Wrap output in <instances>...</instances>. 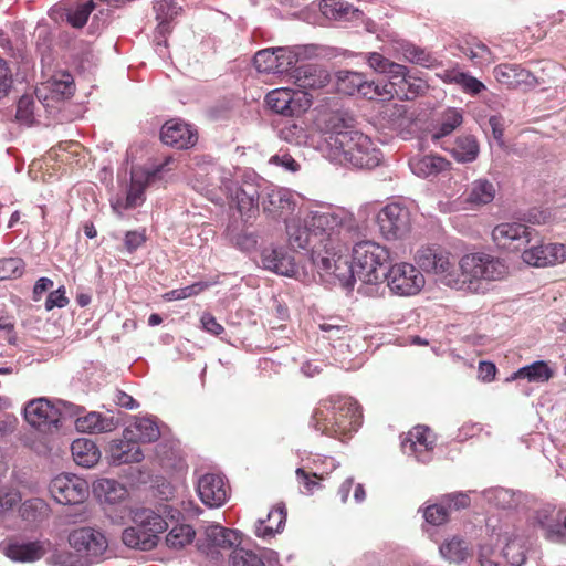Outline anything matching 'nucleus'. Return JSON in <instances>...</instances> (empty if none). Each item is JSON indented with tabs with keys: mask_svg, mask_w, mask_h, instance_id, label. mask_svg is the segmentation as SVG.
<instances>
[{
	"mask_svg": "<svg viewBox=\"0 0 566 566\" xmlns=\"http://www.w3.org/2000/svg\"><path fill=\"white\" fill-rule=\"evenodd\" d=\"M354 123L355 119L343 112H331L318 119L328 156L357 168H375L381 160V151L370 137L353 129Z\"/></svg>",
	"mask_w": 566,
	"mask_h": 566,
	"instance_id": "f257e3e1",
	"label": "nucleus"
},
{
	"mask_svg": "<svg viewBox=\"0 0 566 566\" xmlns=\"http://www.w3.org/2000/svg\"><path fill=\"white\" fill-rule=\"evenodd\" d=\"M459 275H448L446 285L470 293H484L488 283L506 276L509 266L503 259L485 252L467 253L459 260Z\"/></svg>",
	"mask_w": 566,
	"mask_h": 566,
	"instance_id": "f03ea898",
	"label": "nucleus"
},
{
	"mask_svg": "<svg viewBox=\"0 0 566 566\" xmlns=\"http://www.w3.org/2000/svg\"><path fill=\"white\" fill-rule=\"evenodd\" d=\"M307 226L318 247L326 251L338 243L342 231L350 232L354 229V218L346 211H311L306 214Z\"/></svg>",
	"mask_w": 566,
	"mask_h": 566,
	"instance_id": "7ed1b4c3",
	"label": "nucleus"
},
{
	"mask_svg": "<svg viewBox=\"0 0 566 566\" xmlns=\"http://www.w3.org/2000/svg\"><path fill=\"white\" fill-rule=\"evenodd\" d=\"M136 525L124 530L123 543L130 548L150 551L158 544V535L167 530L168 524L151 510H142L135 514Z\"/></svg>",
	"mask_w": 566,
	"mask_h": 566,
	"instance_id": "20e7f679",
	"label": "nucleus"
},
{
	"mask_svg": "<svg viewBox=\"0 0 566 566\" xmlns=\"http://www.w3.org/2000/svg\"><path fill=\"white\" fill-rule=\"evenodd\" d=\"M389 251L374 241H361L353 248V262L357 277L367 284H377L381 281L379 270L389 261Z\"/></svg>",
	"mask_w": 566,
	"mask_h": 566,
	"instance_id": "39448f33",
	"label": "nucleus"
},
{
	"mask_svg": "<svg viewBox=\"0 0 566 566\" xmlns=\"http://www.w3.org/2000/svg\"><path fill=\"white\" fill-rule=\"evenodd\" d=\"M390 291L400 296L416 295L424 286V277L415 265L401 262L381 273Z\"/></svg>",
	"mask_w": 566,
	"mask_h": 566,
	"instance_id": "423d86ee",
	"label": "nucleus"
},
{
	"mask_svg": "<svg viewBox=\"0 0 566 566\" xmlns=\"http://www.w3.org/2000/svg\"><path fill=\"white\" fill-rule=\"evenodd\" d=\"M49 490L53 499L63 505H82L90 494L86 480L71 473L56 475Z\"/></svg>",
	"mask_w": 566,
	"mask_h": 566,
	"instance_id": "0eeeda50",
	"label": "nucleus"
},
{
	"mask_svg": "<svg viewBox=\"0 0 566 566\" xmlns=\"http://www.w3.org/2000/svg\"><path fill=\"white\" fill-rule=\"evenodd\" d=\"M377 222L387 240L402 239L411 230L409 209L397 202L385 206L377 216Z\"/></svg>",
	"mask_w": 566,
	"mask_h": 566,
	"instance_id": "6e6552de",
	"label": "nucleus"
},
{
	"mask_svg": "<svg viewBox=\"0 0 566 566\" xmlns=\"http://www.w3.org/2000/svg\"><path fill=\"white\" fill-rule=\"evenodd\" d=\"M265 101L275 113L291 117L303 114L312 105V97L306 92H294L285 87L271 91Z\"/></svg>",
	"mask_w": 566,
	"mask_h": 566,
	"instance_id": "1a4fd4ad",
	"label": "nucleus"
},
{
	"mask_svg": "<svg viewBox=\"0 0 566 566\" xmlns=\"http://www.w3.org/2000/svg\"><path fill=\"white\" fill-rule=\"evenodd\" d=\"M415 261L422 271L443 275V284H446L448 275H455L451 271L453 268L451 253L441 245L429 244L421 247L416 253Z\"/></svg>",
	"mask_w": 566,
	"mask_h": 566,
	"instance_id": "9d476101",
	"label": "nucleus"
},
{
	"mask_svg": "<svg viewBox=\"0 0 566 566\" xmlns=\"http://www.w3.org/2000/svg\"><path fill=\"white\" fill-rule=\"evenodd\" d=\"M69 543L82 556H87L92 563L99 558L107 549L105 535L93 527H81L69 535Z\"/></svg>",
	"mask_w": 566,
	"mask_h": 566,
	"instance_id": "9b49d317",
	"label": "nucleus"
},
{
	"mask_svg": "<svg viewBox=\"0 0 566 566\" xmlns=\"http://www.w3.org/2000/svg\"><path fill=\"white\" fill-rule=\"evenodd\" d=\"M534 234L533 244L530 248L523 247L522 259L525 263L536 268L554 265L566 260V249L563 244H543Z\"/></svg>",
	"mask_w": 566,
	"mask_h": 566,
	"instance_id": "f8f14e48",
	"label": "nucleus"
},
{
	"mask_svg": "<svg viewBox=\"0 0 566 566\" xmlns=\"http://www.w3.org/2000/svg\"><path fill=\"white\" fill-rule=\"evenodd\" d=\"M61 412L46 398L31 400L24 407L25 421L40 431H50L53 427L57 428Z\"/></svg>",
	"mask_w": 566,
	"mask_h": 566,
	"instance_id": "ddd939ff",
	"label": "nucleus"
},
{
	"mask_svg": "<svg viewBox=\"0 0 566 566\" xmlns=\"http://www.w3.org/2000/svg\"><path fill=\"white\" fill-rule=\"evenodd\" d=\"M536 234L535 229L518 222H505L497 224L492 231L493 241L501 248L520 250L532 243Z\"/></svg>",
	"mask_w": 566,
	"mask_h": 566,
	"instance_id": "4468645a",
	"label": "nucleus"
},
{
	"mask_svg": "<svg viewBox=\"0 0 566 566\" xmlns=\"http://www.w3.org/2000/svg\"><path fill=\"white\" fill-rule=\"evenodd\" d=\"M261 262L264 269L276 274L301 279L307 275L304 269H300L294 256L284 248H265L261 253Z\"/></svg>",
	"mask_w": 566,
	"mask_h": 566,
	"instance_id": "2eb2a0df",
	"label": "nucleus"
},
{
	"mask_svg": "<svg viewBox=\"0 0 566 566\" xmlns=\"http://www.w3.org/2000/svg\"><path fill=\"white\" fill-rule=\"evenodd\" d=\"M197 491L202 503L209 507H220L229 497V488L221 474L202 475L198 481Z\"/></svg>",
	"mask_w": 566,
	"mask_h": 566,
	"instance_id": "dca6fc26",
	"label": "nucleus"
},
{
	"mask_svg": "<svg viewBox=\"0 0 566 566\" xmlns=\"http://www.w3.org/2000/svg\"><path fill=\"white\" fill-rule=\"evenodd\" d=\"M493 75L507 88L530 90L538 85L536 76L520 64H499L494 67Z\"/></svg>",
	"mask_w": 566,
	"mask_h": 566,
	"instance_id": "f3484780",
	"label": "nucleus"
},
{
	"mask_svg": "<svg viewBox=\"0 0 566 566\" xmlns=\"http://www.w3.org/2000/svg\"><path fill=\"white\" fill-rule=\"evenodd\" d=\"M434 439L431 430L426 426H416L401 442V449L407 455H415L420 462H428L430 451L433 449Z\"/></svg>",
	"mask_w": 566,
	"mask_h": 566,
	"instance_id": "a211bd4d",
	"label": "nucleus"
},
{
	"mask_svg": "<svg viewBox=\"0 0 566 566\" xmlns=\"http://www.w3.org/2000/svg\"><path fill=\"white\" fill-rule=\"evenodd\" d=\"M328 402L337 416L338 428L342 429L343 434L358 429L361 411L357 401L350 397H331Z\"/></svg>",
	"mask_w": 566,
	"mask_h": 566,
	"instance_id": "6ab92c4d",
	"label": "nucleus"
},
{
	"mask_svg": "<svg viewBox=\"0 0 566 566\" xmlns=\"http://www.w3.org/2000/svg\"><path fill=\"white\" fill-rule=\"evenodd\" d=\"M160 139L170 147L187 149L197 143L198 137L188 124L171 119L161 127Z\"/></svg>",
	"mask_w": 566,
	"mask_h": 566,
	"instance_id": "aec40b11",
	"label": "nucleus"
},
{
	"mask_svg": "<svg viewBox=\"0 0 566 566\" xmlns=\"http://www.w3.org/2000/svg\"><path fill=\"white\" fill-rule=\"evenodd\" d=\"M390 78L392 86H395V97L400 101L415 99L417 96L422 95L428 88L426 81L411 75L405 65H402L401 71H396Z\"/></svg>",
	"mask_w": 566,
	"mask_h": 566,
	"instance_id": "412c9836",
	"label": "nucleus"
},
{
	"mask_svg": "<svg viewBox=\"0 0 566 566\" xmlns=\"http://www.w3.org/2000/svg\"><path fill=\"white\" fill-rule=\"evenodd\" d=\"M294 83L303 90H318L326 86L331 80L329 73L317 64L296 66L291 74Z\"/></svg>",
	"mask_w": 566,
	"mask_h": 566,
	"instance_id": "4be33fe9",
	"label": "nucleus"
},
{
	"mask_svg": "<svg viewBox=\"0 0 566 566\" xmlns=\"http://www.w3.org/2000/svg\"><path fill=\"white\" fill-rule=\"evenodd\" d=\"M111 463L120 465L124 463H137L144 459L139 443L134 439H115L108 446Z\"/></svg>",
	"mask_w": 566,
	"mask_h": 566,
	"instance_id": "5701e85b",
	"label": "nucleus"
},
{
	"mask_svg": "<svg viewBox=\"0 0 566 566\" xmlns=\"http://www.w3.org/2000/svg\"><path fill=\"white\" fill-rule=\"evenodd\" d=\"M232 200L235 202L238 211L245 221L254 218L259 213L260 192L256 185L247 182L238 187Z\"/></svg>",
	"mask_w": 566,
	"mask_h": 566,
	"instance_id": "b1692460",
	"label": "nucleus"
},
{
	"mask_svg": "<svg viewBox=\"0 0 566 566\" xmlns=\"http://www.w3.org/2000/svg\"><path fill=\"white\" fill-rule=\"evenodd\" d=\"M262 205L264 212L271 214L273 218H280L291 213L295 202L287 189L272 188L266 192Z\"/></svg>",
	"mask_w": 566,
	"mask_h": 566,
	"instance_id": "393cba45",
	"label": "nucleus"
},
{
	"mask_svg": "<svg viewBox=\"0 0 566 566\" xmlns=\"http://www.w3.org/2000/svg\"><path fill=\"white\" fill-rule=\"evenodd\" d=\"M151 177L153 175L149 172L133 169L130 176V186L125 200H118L115 205H113V208L117 209V207H119L123 209H132L142 205L145 199L144 191Z\"/></svg>",
	"mask_w": 566,
	"mask_h": 566,
	"instance_id": "a878e982",
	"label": "nucleus"
},
{
	"mask_svg": "<svg viewBox=\"0 0 566 566\" xmlns=\"http://www.w3.org/2000/svg\"><path fill=\"white\" fill-rule=\"evenodd\" d=\"M46 553L44 542H12L6 547V555L20 563H32L40 559Z\"/></svg>",
	"mask_w": 566,
	"mask_h": 566,
	"instance_id": "bb28decb",
	"label": "nucleus"
},
{
	"mask_svg": "<svg viewBox=\"0 0 566 566\" xmlns=\"http://www.w3.org/2000/svg\"><path fill=\"white\" fill-rule=\"evenodd\" d=\"M289 243L293 249L312 251L318 248L316 240L312 235V229L307 226L306 218L293 219L286 224Z\"/></svg>",
	"mask_w": 566,
	"mask_h": 566,
	"instance_id": "cd10ccee",
	"label": "nucleus"
},
{
	"mask_svg": "<svg viewBox=\"0 0 566 566\" xmlns=\"http://www.w3.org/2000/svg\"><path fill=\"white\" fill-rule=\"evenodd\" d=\"M451 156L461 164L473 163L480 154V146L473 135L467 134L455 138L451 147H446Z\"/></svg>",
	"mask_w": 566,
	"mask_h": 566,
	"instance_id": "c85d7f7f",
	"label": "nucleus"
},
{
	"mask_svg": "<svg viewBox=\"0 0 566 566\" xmlns=\"http://www.w3.org/2000/svg\"><path fill=\"white\" fill-rule=\"evenodd\" d=\"M313 427L322 434L329 437H336L343 434L340 428H338L337 416L333 412V409L328 400L323 401L313 415Z\"/></svg>",
	"mask_w": 566,
	"mask_h": 566,
	"instance_id": "c756f323",
	"label": "nucleus"
},
{
	"mask_svg": "<svg viewBox=\"0 0 566 566\" xmlns=\"http://www.w3.org/2000/svg\"><path fill=\"white\" fill-rule=\"evenodd\" d=\"M206 537L212 547L222 549L238 548L241 543V534L238 531L226 528L219 524L208 526Z\"/></svg>",
	"mask_w": 566,
	"mask_h": 566,
	"instance_id": "7c9ffc66",
	"label": "nucleus"
},
{
	"mask_svg": "<svg viewBox=\"0 0 566 566\" xmlns=\"http://www.w3.org/2000/svg\"><path fill=\"white\" fill-rule=\"evenodd\" d=\"M71 452L74 461L83 468L94 467L101 459V451L90 439L80 438L72 442Z\"/></svg>",
	"mask_w": 566,
	"mask_h": 566,
	"instance_id": "2f4dec72",
	"label": "nucleus"
},
{
	"mask_svg": "<svg viewBox=\"0 0 566 566\" xmlns=\"http://www.w3.org/2000/svg\"><path fill=\"white\" fill-rule=\"evenodd\" d=\"M76 429L82 432L103 433L111 432L117 427L113 417L103 416L99 412H90L76 419Z\"/></svg>",
	"mask_w": 566,
	"mask_h": 566,
	"instance_id": "473e14b6",
	"label": "nucleus"
},
{
	"mask_svg": "<svg viewBox=\"0 0 566 566\" xmlns=\"http://www.w3.org/2000/svg\"><path fill=\"white\" fill-rule=\"evenodd\" d=\"M159 437V428L150 418L137 419L134 424L124 430V438L134 439L137 442H154Z\"/></svg>",
	"mask_w": 566,
	"mask_h": 566,
	"instance_id": "72a5a7b5",
	"label": "nucleus"
},
{
	"mask_svg": "<svg viewBox=\"0 0 566 566\" xmlns=\"http://www.w3.org/2000/svg\"><path fill=\"white\" fill-rule=\"evenodd\" d=\"M553 374L546 361L537 360L514 371L506 381L527 379L531 382H545L553 377Z\"/></svg>",
	"mask_w": 566,
	"mask_h": 566,
	"instance_id": "f704fd0d",
	"label": "nucleus"
},
{
	"mask_svg": "<svg viewBox=\"0 0 566 566\" xmlns=\"http://www.w3.org/2000/svg\"><path fill=\"white\" fill-rule=\"evenodd\" d=\"M449 161L438 155L412 158L409 161L411 171L419 177H429L444 170Z\"/></svg>",
	"mask_w": 566,
	"mask_h": 566,
	"instance_id": "c9c22d12",
	"label": "nucleus"
},
{
	"mask_svg": "<svg viewBox=\"0 0 566 566\" xmlns=\"http://www.w3.org/2000/svg\"><path fill=\"white\" fill-rule=\"evenodd\" d=\"M495 195L496 188L494 184L485 178H480L470 185L467 201L472 205L483 206L492 202Z\"/></svg>",
	"mask_w": 566,
	"mask_h": 566,
	"instance_id": "e433bc0d",
	"label": "nucleus"
},
{
	"mask_svg": "<svg viewBox=\"0 0 566 566\" xmlns=\"http://www.w3.org/2000/svg\"><path fill=\"white\" fill-rule=\"evenodd\" d=\"M220 169L216 164H197V168L193 172L191 180L193 189L199 192H206L210 187L217 185Z\"/></svg>",
	"mask_w": 566,
	"mask_h": 566,
	"instance_id": "4c0bfd02",
	"label": "nucleus"
},
{
	"mask_svg": "<svg viewBox=\"0 0 566 566\" xmlns=\"http://www.w3.org/2000/svg\"><path fill=\"white\" fill-rule=\"evenodd\" d=\"M337 243H334L333 249H326L324 247L313 248L310 253V262L312 269H316L322 277L331 275L334 270L333 263L337 260L336 256Z\"/></svg>",
	"mask_w": 566,
	"mask_h": 566,
	"instance_id": "58836bf2",
	"label": "nucleus"
},
{
	"mask_svg": "<svg viewBox=\"0 0 566 566\" xmlns=\"http://www.w3.org/2000/svg\"><path fill=\"white\" fill-rule=\"evenodd\" d=\"M286 521L284 509L276 507L269 512L266 520H259L255 526V534L259 537H272L275 533L281 532Z\"/></svg>",
	"mask_w": 566,
	"mask_h": 566,
	"instance_id": "ea45409f",
	"label": "nucleus"
},
{
	"mask_svg": "<svg viewBox=\"0 0 566 566\" xmlns=\"http://www.w3.org/2000/svg\"><path fill=\"white\" fill-rule=\"evenodd\" d=\"M441 556L449 563L461 564L471 555L469 544L459 537L446 541L439 548Z\"/></svg>",
	"mask_w": 566,
	"mask_h": 566,
	"instance_id": "a19ab883",
	"label": "nucleus"
},
{
	"mask_svg": "<svg viewBox=\"0 0 566 566\" xmlns=\"http://www.w3.org/2000/svg\"><path fill=\"white\" fill-rule=\"evenodd\" d=\"M279 137L289 144L302 146L307 144L308 135L303 122L298 124L287 119L279 128Z\"/></svg>",
	"mask_w": 566,
	"mask_h": 566,
	"instance_id": "79ce46f5",
	"label": "nucleus"
},
{
	"mask_svg": "<svg viewBox=\"0 0 566 566\" xmlns=\"http://www.w3.org/2000/svg\"><path fill=\"white\" fill-rule=\"evenodd\" d=\"M48 88L56 98H70L75 91L73 76L67 72L55 74L48 81Z\"/></svg>",
	"mask_w": 566,
	"mask_h": 566,
	"instance_id": "37998d69",
	"label": "nucleus"
},
{
	"mask_svg": "<svg viewBox=\"0 0 566 566\" xmlns=\"http://www.w3.org/2000/svg\"><path fill=\"white\" fill-rule=\"evenodd\" d=\"M94 490L99 497H104L108 503H116L125 499L127 494L126 489L120 483L112 479L99 480Z\"/></svg>",
	"mask_w": 566,
	"mask_h": 566,
	"instance_id": "c03bdc74",
	"label": "nucleus"
},
{
	"mask_svg": "<svg viewBox=\"0 0 566 566\" xmlns=\"http://www.w3.org/2000/svg\"><path fill=\"white\" fill-rule=\"evenodd\" d=\"M459 49L475 65L489 64L492 61L490 49L480 41L465 42Z\"/></svg>",
	"mask_w": 566,
	"mask_h": 566,
	"instance_id": "a18cd8bd",
	"label": "nucleus"
},
{
	"mask_svg": "<svg viewBox=\"0 0 566 566\" xmlns=\"http://www.w3.org/2000/svg\"><path fill=\"white\" fill-rule=\"evenodd\" d=\"M463 122L462 113L455 108L446 111L442 115L441 123L432 133V140H439L450 135Z\"/></svg>",
	"mask_w": 566,
	"mask_h": 566,
	"instance_id": "49530a36",
	"label": "nucleus"
},
{
	"mask_svg": "<svg viewBox=\"0 0 566 566\" xmlns=\"http://www.w3.org/2000/svg\"><path fill=\"white\" fill-rule=\"evenodd\" d=\"M195 534L188 524L176 525L167 534L166 544L170 548L180 549L192 542Z\"/></svg>",
	"mask_w": 566,
	"mask_h": 566,
	"instance_id": "de8ad7c7",
	"label": "nucleus"
},
{
	"mask_svg": "<svg viewBox=\"0 0 566 566\" xmlns=\"http://www.w3.org/2000/svg\"><path fill=\"white\" fill-rule=\"evenodd\" d=\"M333 265L331 275L335 276L343 287L352 289L357 277L354 262L349 263L346 259L338 256Z\"/></svg>",
	"mask_w": 566,
	"mask_h": 566,
	"instance_id": "09e8293b",
	"label": "nucleus"
},
{
	"mask_svg": "<svg viewBox=\"0 0 566 566\" xmlns=\"http://www.w3.org/2000/svg\"><path fill=\"white\" fill-rule=\"evenodd\" d=\"M401 50L403 57L411 63H416L428 69L434 67L438 64L437 59L432 54L411 43L403 44Z\"/></svg>",
	"mask_w": 566,
	"mask_h": 566,
	"instance_id": "8fccbe9b",
	"label": "nucleus"
},
{
	"mask_svg": "<svg viewBox=\"0 0 566 566\" xmlns=\"http://www.w3.org/2000/svg\"><path fill=\"white\" fill-rule=\"evenodd\" d=\"M36 103L31 95H23L17 104L15 120L24 126H32L35 123L34 109Z\"/></svg>",
	"mask_w": 566,
	"mask_h": 566,
	"instance_id": "3c124183",
	"label": "nucleus"
},
{
	"mask_svg": "<svg viewBox=\"0 0 566 566\" xmlns=\"http://www.w3.org/2000/svg\"><path fill=\"white\" fill-rule=\"evenodd\" d=\"M179 9L180 7H178L174 0H157L154 3V10L156 11L157 19L161 20L158 25L159 32L163 33L168 30V20L177 15Z\"/></svg>",
	"mask_w": 566,
	"mask_h": 566,
	"instance_id": "603ef678",
	"label": "nucleus"
},
{
	"mask_svg": "<svg viewBox=\"0 0 566 566\" xmlns=\"http://www.w3.org/2000/svg\"><path fill=\"white\" fill-rule=\"evenodd\" d=\"M227 235L230 242L242 251H250L254 249L258 243L256 235L245 230L228 228Z\"/></svg>",
	"mask_w": 566,
	"mask_h": 566,
	"instance_id": "864d4df0",
	"label": "nucleus"
},
{
	"mask_svg": "<svg viewBox=\"0 0 566 566\" xmlns=\"http://www.w3.org/2000/svg\"><path fill=\"white\" fill-rule=\"evenodd\" d=\"M276 59H277V56L274 55V50H273V48H271V49L260 50L259 52H256V54L254 55L253 62H254V66L258 70V72L266 73V74H270V73L276 74L277 70H279L277 64H275L277 62Z\"/></svg>",
	"mask_w": 566,
	"mask_h": 566,
	"instance_id": "5fc2aeb1",
	"label": "nucleus"
},
{
	"mask_svg": "<svg viewBox=\"0 0 566 566\" xmlns=\"http://www.w3.org/2000/svg\"><path fill=\"white\" fill-rule=\"evenodd\" d=\"M367 63L376 72L387 73L389 75V78L391 77V75L395 74L396 71L399 72L402 70L401 64L391 62L390 60H388L387 57L377 52H371L367 54Z\"/></svg>",
	"mask_w": 566,
	"mask_h": 566,
	"instance_id": "6e6d98bb",
	"label": "nucleus"
},
{
	"mask_svg": "<svg viewBox=\"0 0 566 566\" xmlns=\"http://www.w3.org/2000/svg\"><path fill=\"white\" fill-rule=\"evenodd\" d=\"M368 85L370 88H365L363 92V96L368 99L389 101L395 97V86H392L391 78H389L388 83L368 81Z\"/></svg>",
	"mask_w": 566,
	"mask_h": 566,
	"instance_id": "4d7b16f0",
	"label": "nucleus"
},
{
	"mask_svg": "<svg viewBox=\"0 0 566 566\" xmlns=\"http://www.w3.org/2000/svg\"><path fill=\"white\" fill-rule=\"evenodd\" d=\"M24 272V261L21 258H7L0 260V280L20 277Z\"/></svg>",
	"mask_w": 566,
	"mask_h": 566,
	"instance_id": "13d9d810",
	"label": "nucleus"
},
{
	"mask_svg": "<svg viewBox=\"0 0 566 566\" xmlns=\"http://www.w3.org/2000/svg\"><path fill=\"white\" fill-rule=\"evenodd\" d=\"M489 501L497 507L510 510L517 506L518 496L511 490L500 488L490 492Z\"/></svg>",
	"mask_w": 566,
	"mask_h": 566,
	"instance_id": "bf43d9fd",
	"label": "nucleus"
},
{
	"mask_svg": "<svg viewBox=\"0 0 566 566\" xmlns=\"http://www.w3.org/2000/svg\"><path fill=\"white\" fill-rule=\"evenodd\" d=\"M94 7V2L90 0L85 3L78 4L76 8L72 10H69V12L66 13L67 22L74 28L84 27Z\"/></svg>",
	"mask_w": 566,
	"mask_h": 566,
	"instance_id": "052dcab7",
	"label": "nucleus"
},
{
	"mask_svg": "<svg viewBox=\"0 0 566 566\" xmlns=\"http://www.w3.org/2000/svg\"><path fill=\"white\" fill-rule=\"evenodd\" d=\"M231 566H265L263 559L252 551L234 548L231 554Z\"/></svg>",
	"mask_w": 566,
	"mask_h": 566,
	"instance_id": "680f3d73",
	"label": "nucleus"
},
{
	"mask_svg": "<svg viewBox=\"0 0 566 566\" xmlns=\"http://www.w3.org/2000/svg\"><path fill=\"white\" fill-rule=\"evenodd\" d=\"M53 563L56 566H90L92 560L87 556L72 552H59L53 555Z\"/></svg>",
	"mask_w": 566,
	"mask_h": 566,
	"instance_id": "e2e57ef3",
	"label": "nucleus"
},
{
	"mask_svg": "<svg viewBox=\"0 0 566 566\" xmlns=\"http://www.w3.org/2000/svg\"><path fill=\"white\" fill-rule=\"evenodd\" d=\"M273 50L274 55L277 56V62L275 63L279 66L277 73L287 72L298 61L297 54L290 48L279 46L273 48Z\"/></svg>",
	"mask_w": 566,
	"mask_h": 566,
	"instance_id": "0e129e2a",
	"label": "nucleus"
},
{
	"mask_svg": "<svg viewBox=\"0 0 566 566\" xmlns=\"http://www.w3.org/2000/svg\"><path fill=\"white\" fill-rule=\"evenodd\" d=\"M423 517L426 522L431 525H442L448 521L449 509L443 502L441 504L429 505L423 512Z\"/></svg>",
	"mask_w": 566,
	"mask_h": 566,
	"instance_id": "69168bd1",
	"label": "nucleus"
},
{
	"mask_svg": "<svg viewBox=\"0 0 566 566\" xmlns=\"http://www.w3.org/2000/svg\"><path fill=\"white\" fill-rule=\"evenodd\" d=\"M343 83L348 86V94L358 93L363 96V92L365 91V88H370V86L368 85V81L365 78V76L361 73L357 72H349L343 80Z\"/></svg>",
	"mask_w": 566,
	"mask_h": 566,
	"instance_id": "338daca9",
	"label": "nucleus"
},
{
	"mask_svg": "<svg viewBox=\"0 0 566 566\" xmlns=\"http://www.w3.org/2000/svg\"><path fill=\"white\" fill-rule=\"evenodd\" d=\"M145 231H127L124 238V245L127 252L133 253L146 242Z\"/></svg>",
	"mask_w": 566,
	"mask_h": 566,
	"instance_id": "774afa93",
	"label": "nucleus"
}]
</instances>
